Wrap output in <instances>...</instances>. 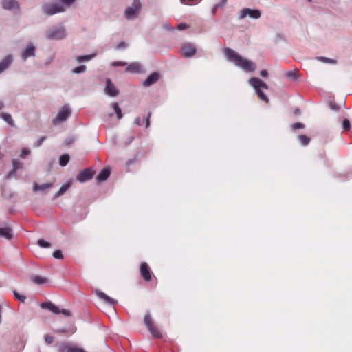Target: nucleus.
Segmentation results:
<instances>
[{"instance_id":"nucleus-1","label":"nucleus","mask_w":352,"mask_h":352,"mask_svg":"<svg viewBox=\"0 0 352 352\" xmlns=\"http://www.w3.org/2000/svg\"><path fill=\"white\" fill-rule=\"evenodd\" d=\"M224 54L227 59L245 72H252L256 69V65L253 61L242 57L237 52L231 48H226Z\"/></svg>"},{"instance_id":"nucleus-2","label":"nucleus","mask_w":352,"mask_h":352,"mask_svg":"<svg viewBox=\"0 0 352 352\" xmlns=\"http://www.w3.org/2000/svg\"><path fill=\"white\" fill-rule=\"evenodd\" d=\"M248 82L254 88L258 98L265 103H268L269 98L262 91L263 89H268L267 85L258 78H251L249 79Z\"/></svg>"},{"instance_id":"nucleus-3","label":"nucleus","mask_w":352,"mask_h":352,"mask_svg":"<svg viewBox=\"0 0 352 352\" xmlns=\"http://www.w3.org/2000/svg\"><path fill=\"white\" fill-rule=\"evenodd\" d=\"M248 82L254 88L258 98L265 103H268L269 98L262 91L263 89H268L267 85L258 78H251L249 79Z\"/></svg>"},{"instance_id":"nucleus-4","label":"nucleus","mask_w":352,"mask_h":352,"mask_svg":"<svg viewBox=\"0 0 352 352\" xmlns=\"http://www.w3.org/2000/svg\"><path fill=\"white\" fill-rule=\"evenodd\" d=\"M144 322L147 327L149 332L152 334L153 338H162V334L161 331L159 330L155 324L154 322L152 320V318L149 314H147L144 316Z\"/></svg>"},{"instance_id":"nucleus-5","label":"nucleus","mask_w":352,"mask_h":352,"mask_svg":"<svg viewBox=\"0 0 352 352\" xmlns=\"http://www.w3.org/2000/svg\"><path fill=\"white\" fill-rule=\"evenodd\" d=\"M41 307L43 309H47L55 314H62L67 317H69L72 315V313L69 310L65 309H60L58 307L51 302H42L41 304Z\"/></svg>"},{"instance_id":"nucleus-6","label":"nucleus","mask_w":352,"mask_h":352,"mask_svg":"<svg viewBox=\"0 0 352 352\" xmlns=\"http://www.w3.org/2000/svg\"><path fill=\"white\" fill-rule=\"evenodd\" d=\"M141 8L140 0H133L132 6L127 7L124 12V16L126 19H131L133 18Z\"/></svg>"},{"instance_id":"nucleus-7","label":"nucleus","mask_w":352,"mask_h":352,"mask_svg":"<svg viewBox=\"0 0 352 352\" xmlns=\"http://www.w3.org/2000/svg\"><path fill=\"white\" fill-rule=\"evenodd\" d=\"M71 115V110L67 106H64L59 111L56 117L52 120L54 124H57L65 121Z\"/></svg>"},{"instance_id":"nucleus-8","label":"nucleus","mask_w":352,"mask_h":352,"mask_svg":"<svg viewBox=\"0 0 352 352\" xmlns=\"http://www.w3.org/2000/svg\"><path fill=\"white\" fill-rule=\"evenodd\" d=\"M65 31L63 28H57L47 32L46 37L48 39L58 40L65 37Z\"/></svg>"},{"instance_id":"nucleus-9","label":"nucleus","mask_w":352,"mask_h":352,"mask_svg":"<svg viewBox=\"0 0 352 352\" xmlns=\"http://www.w3.org/2000/svg\"><path fill=\"white\" fill-rule=\"evenodd\" d=\"M65 10L63 5L55 3V4H47L43 6V11L48 15H52L56 13L62 12Z\"/></svg>"},{"instance_id":"nucleus-10","label":"nucleus","mask_w":352,"mask_h":352,"mask_svg":"<svg viewBox=\"0 0 352 352\" xmlns=\"http://www.w3.org/2000/svg\"><path fill=\"white\" fill-rule=\"evenodd\" d=\"M182 54L185 58L193 56L197 52V48L195 45L191 43H185L182 47Z\"/></svg>"},{"instance_id":"nucleus-11","label":"nucleus","mask_w":352,"mask_h":352,"mask_svg":"<svg viewBox=\"0 0 352 352\" xmlns=\"http://www.w3.org/2000/svg\"><path fill=\"white\" fill-rule=\"evenodd\" d=\"M140 272L141 277L145 281H151L152 279V272L148 266V265L146 262H143L140 265Z\"/></svg>"},{"instance_id":"nucleus-12","label":"nucleus","mask_w":352,"mask_h":352,"mask_svg":"<svg viewBox=\"0 0 352 352\" xmlns=\"http://www.w3.org/2000/svg\"><path fill=\"white\" fill-rule=\"evenodd\" d=\"M94 174L95 172L92 169L86 168L78 174L76 179L80 182H85L91 179Z\"/></svg>"},{"instance_id":"nucleus-13","label":"nucleus","mask_w":352,"mask_h":352,"mask_svg":"<svg viewBox=\"0 0 352 352\" xmlns=\"http://www.w3.org/2000/svg\"><path fill=\"white\" fill-rule=\"evenodd\" d=\"M246 16H249L253 19H258L261 16V12L258 10H251L250 8H243L239 14V19H244Z\"/></svg>"},{"instance_id":"nucleus-14","label":"nucleus","mask_w":352,"mask_h":352,"mask_svg":"<svg viewBox=\"0 0 352 352\" xmlns=\"http://www.w3.org/2000/svg\"><path fill=\"white\" fill-rule=\"evenodd\" d=\"M104 91L107 94L112 97L116 96L118 94V90L109 78L106 79V86L104 88Z\"/></svg>"},{"instance_id":"nucleus-15","label":"nucleus","mask_w":352,"mask_h":352,"mask_svg":"<svg viewBox=\"0 0 352 352\" xmlns=\"http://www.w3.org/2000/svg\"><path fill=\"white\" fill-rule=\"evenodd\" d=\"M160 78V74L158 72H154L151 73L144 81L143 85L145 87H149L155 83Z\"/></svg>"},{"instance_id":"nucleus-16","label":"nucleus","mask_w":352,"mask_h":352,"mask_svg":"<svg viewBox=\"0 0 352 352\" xmlns=\"http://www.w3.org/2000/svg\"><path fill=\"white\" fill-rule=\"evenodd\" d=\"M2 7L6 10L19 9V5L15 0H3Z\"/></svg>"},{"instance_id":"nucleus-17","label":"nucleus","mask_w":352,"mask_h":352,"mask_svg":"<svg viewBox=\"0 0 352 352\" xmlns=\"http://www.w3.org/2000/svg\"><path fill=\"white\" fill-rule=\"evenodd\" d=\"M126 72L130 73H141L142 72V68L139 63L133 62L127 66Z\"/></svg>"},{"instance_id":"nucleus-18","label":"nucleus","mask_w":352,"mask_h":352,"mask_svg":"<svg viewBox=\"0 0 352 352\" xmlns=\"http://www.w3.org/2000/svg\"><path fill=\"white\" fill-rule=\"evenodd\" d=\"M34 54H35V47L32 43H30L28 45L26 49L22 54L21 57L23 59L25 60L30 56H34Z\"/></svg>"},{"instance_id":"nucleus-19","label":"nucleus","mask_w":352,"mask_h":352,"mask_svg":"<svg viewBox=\"0 0 352 352\" xmlns=\"http://www.w3.org/2000/svg\"><path fill=\"white\" fill-rule=\"evenodd\" d=\"M12 61V56L8 55L0 62V74L9 67Z\"/></svg>"},{"instance_id":"nucleus-20","label":"nucleus","mask_w":352,"mask_h":352,"mask_svg":"<svg viewBox=\"0 0 352 352\" xmlns=\"http://www.w3.org/2000/svg\"><path fill=\"white\" fill-rule=\"evenodd\" d=\"M0 236L10 240L13 236L12 229L9 227L0 228Z\"/></svg>"},{"instance_id":"nucleus-21","label":"nucleus","mask_w":352,"mask_h":352,"mask_svg":"<svg viewBox=\"0 0 352 352\" xmlns=\"http://www.w3.org/2000/svg\"><path fill=\"white\" fill-rule=\"evenodd\" d=\"M96 295L98 298L102 299L105 302L109 305H114L116 301L112 298L108 296L106 294L102 292L97 291Z\"/></svg>"},{"instance_id":"nucleus-22","label":"nucleus","mask_w":352,"mask_h":352,"mask_svg":"<svg viewBox=\"0 0 352 352\" xmlns=\"http://www.w3.org/2000/svg\"><path fill=\"white\" fill-rule=\"evenodd\" d=\"M111 171L109 168H104L98 175L96 179L98 182H101L105 181L110 175Z\"/></svg>"},{"instance_id":"nucleus-23","label":"nucleus","mask_w":352,"mask_h":352,"mask_svg":"<svg viewBox=\"0 0 352 352\" xmlns=\"http://www.w3.org/2000/svg\"><path fill=\"white\" fill-rule=\"evenodd\" d=\"M23 166V164L20 162L18 160H14L12 161V170L8 174L7 179H9L12 175L14 174L17 170L19 168H21Z\"/></svg>"},{"instance_id":"nucleus-24","label":"nucleus","mask_w":352,"mask_h":352,"mask_svg":"<svg viewBox=\"0 0 352 352\" xmlns=\"http://www.w3.org/2000/svg\"><path fill=\"white\" fill-rule=\"evenodd\" d=\"M60 352H86L84 349L78 347H70L65 345L61 346Z\"/></svg>"},{"instance_id":"nucleus-25","label":"nucleus","mask_w":352,"mask_h":352,"mask_svg":"<svg viewBox=\"0 0 352 352\" xmlns=\"http://www.w3.org/2000/svg\"><path fill=\"white\" fill-rule=\"evenodd\" d=\"M53 186L52 183H46L41 185H39L38 184H34L33 186V190L36 192L38 190L43 191L47 188H51Z\"/></svg>"},{"instance_id":"nucleus-26","label":"nucleus","mask_w":352,"mask_h":352,"mask_svg":"<svg viewBox=\"0 0 352 352\" xmlns=\"http://www.w3.org/2000/svg\"><path fill=\"white\" fill-rule=\"evenodd\" d=\"M31 280L32 282L38 285L44 284L48 282V279L47 278L38 275L33 276L31 278Z\"/></svg>"},{"instance_id":"nucleus-27","label":"nucleus","mask_w":352,"mask_h":352,"mask_svg":"<svg viewBox=\"0 0 352 352\" xmlns=\"http://www.w3.org/2000/svg\"><path fill=\"white\" fill-rule=\"evenodd\" d=\"M72 182H69L64 185H63L59 190L55 194V197H58L63 195L71 186Z\"/></svg>"},{"instance_id":"nucleus-28","label":"nucleus","mask_w":352,"mask_h":352,"mask_svg":"<svg viewBox=\"0 0 352 352\" xmlns=\"http://www.w3.org/2000/svg\"><path fill=\"white\" fill-rule=\"evenodd\" d=\"M0 116L9 125L14 126V121L10 114L6 113H1L0 114Z\"/></svg>"},{"instance_id":"nucleus-29","label":"nucleus","mask_w":352,"mask_h":352,"mask_svg":"<svg viewBox=\"0 0 352 352\" xmlns=\"http://www.w3.org/2000/svg\"><path fill=\"white\" fill-rule=\"evenodd\" d=\"M112 107L116 114L117 118L120 120L122 118V113L120 107L118 105V103L114 102L112 104Z\"/></svg>"},{"instance_id":"nucleus-30","label":"nucleus","mask_w":352,"mask_h":352,"mask_svg":"<svg viewBox=\"0 0 352 352\" xmlns=\"http://www.w3.org/2000/svg\"><path fill=\"white\" fill-rule=\"evenodd\" d=\"M69 160V156L67 154L62 155L59 159V164L61 166H65Z\"/></svg>"},{"instance_id":"nucleus-31","label":"nucleus","mask_w":352,"mask_h":352,"mask_svg":"<svg viewBox=\"0 0 352 352\" xmlns=\"http://www.w3.org/2000/svg\"><path fill=\"white\" fill-rule=\"evenodd\" d=\"M94 56V54L78 56L76 58V59L78 63L85 62L90 60Z\"/></svg>"},{"instance_id":"nucleus-32","label":"nucleus","mask_w":352,"mask_h":352,"mask_svg":"<svg viewBox=\"0 0 352 352\" xmlns=\"http://www.w3.org/2000/svg\"><path fill=\"white\" fill-rule=\"evenodd\" d=\"M298 140L302 146H307L310 142V138L305 135H300L298 136Z\"/></svg>"},{"instance_id":"nucleus-33","label":"nucleus","mask_w":352,"mask_h":352,"mask_svg":"<svg viewBox=\"0 0 352 352\" xmlns=\"http://www.w3.org/2000/svg\"><path fill=\"white\" fill-rule=\"evenodd\" d=\"M285 76H286V77H287L292 80H295L298 77L297 72L294 71V70H290V71L287 72L285 73Z\"/></svg>"},{"instance_id":"nucleus-34","label":"nucleus","mask_w":352,"mask_h":352,"mask_svg":"<svg viewBox=\"0 0 352 352\" xmlns=\"http://www.w3.org/2000/svg\"><path fill=\"white\" fill-rule=\"evenodd\" d=\"M317 59L320 60V61H322V62H323V63H325L335 64L336 63V60L331 59V58H327V57H324V56L317 57Z\"/></svg>"},{"instance_id":"nucleus-35","label":"nucleus","mask_w":352,"mask_h":352,"mask_svg":"<svg viewBox=\"0 0 352 352\" xmlns=\"http://www.w3.org/2000/svg\"><path fill=\"white\" fill-rule=\"evenodd\" d=\"M86 69V67L85 65H80L78 67H75L72 72L75 74H79L85 72Z\"/></svg>"},{"instance_id":"nucleus-36","label":"nucleus","mask_w":352,"mask_h":352,"mask_svg":"<svg viewBox=\"0 0 352 352\" xmlns=\"http://www.w3.org/2000/svg\"><path fill=\"white\" fill-rule=\"evenodd\" d=\"M342 128L345 131H349L351 129V124L348 119H344L342 122Z\"/></svg>"},{"instance_id":"nucleus-37","label":"nucleus","mask_w":352,"mask_h":352,"mask_svg":"<svg viewBox=\"0 0 352 352\" xmlns=\"http://www.w3.org/2000/svg\"><path fill=\"white\" fill-rule=\"evenodd\" d=\"M38 244L39 246L42 247V248H50V243L46 241H45L44 239H39L38 241Z\"/></svg>"},{"instance_id":"nucleus-38","label":"nucleus","mask_w":352,"mask_h":352,"mask_svg":"<svg viewBox=\"0 0 352 352\" xmlns=\"http://www.w3.org/2000/svg\"><path fill=\"white\" fill-rule=\"evenodd\" d=\"M14 298L19 300H20L21 302H24V300H25V296H23V295H21L19 294L16 291H14Z\"/></svg>"},{"instance_id":"nucleus-39","label":"nucleus","mask_w":352,"mask_h":352,"mask_svg":"<svg viewBox=\"0 0 352 352\" xmlns=\"http://www.w3.org/2000/svg\"><path fill=\"white\" fill-rule=\"evenodd\" d=\"M53 256L57 259H61L63 258L62 252L60 250H55L53 253Z\"/></svg>"},{"instance_id":"nucleus-40","label":"nucleus","mask_w":352,"mask_h":352,"mask_svg":"<svg viewBox=\"0 0 352 352\" xmlns=\"http://www.w3.org/2000/svg\"><path fill=\"white\" fill-rule=\"evenodd\" d=\"M304 127H305L304 124H302L301 122H296V123L293 124L292 126V128L294 130H296L298 129H303Z\"/></svg>"},{"instance_id":"nucleus-41","label":"nucleus","mask_w":352,"mask_h":352,"mask_svg":"<svg viewBox=\"0 0 352 352\" xmlns=\"http://www.w3.org/2000/svg\"><path fill=\"white\" fill-rule=\"evenodd\" d=\"M30 153V150L28 148H23L21 152V157L25 158L26 155H28Z\"/></svg>"},{"instance_id":"nucleus-42","label":"nucleus","mask_w":352,"mask_h":352,"mask_svg":"<svg viewBox=\"0 0 352 352\" xmlns=\"http://www.w3.org/2000/svg\"><path fill=\"white\" fill-rule=\"evenodd\" d=\"M45 140H46V137L45 136L41 137L35 143V146H36V147L40 146Z\"/></svg>"},{"instance_id":"nucleus-43","label":"nucleus","mask_w":352,"mask_h":352,"mask_svg":"<svg viewBox=\"0 0 352 352\" xmlns=\"http://www.w3.org/2000/svg\"><path fill=\"white\" fill-rule=\"evenodd\" d=\"M45 340L47 344H52L54 342V337L50 335H46Z\"/></svg>"},{"instance_id":"nucleus-44","label":"nucleus","mask_w":352,"mask_h":352,"mask_svg":"<svg viewBox=\"0 0 352 352\" xmlns=\"http://www.w3.org/2000/svg\"><path fill=\"white\" fill-rule=\"evenodd\" d=\"M126 47H127V44L124 41H121L116 45V49L120 50V49L125 48Z\"/></svg>"},{"instance_id":"nucleus-45","label":"nucleus","mask_w":352,"mask_h":352,"mask_svg":"<svg viewBox=\"0 0 352 352\" xmlns=\"http://www.w3.org/2000/svg\"><path fill=\"white\" fill-rule=\"evenodd\" d=\"M126 62H122V61H116V62H113L112 63V65L116 67V66H125L126 65Z\"/></svg>"},{"instance_id":"nucleus-46","label":"nucleus","mask_w":352,"mask_h":352,"mask_svg":"<svg viewBox=\"0 0 352 352\" xmlns=\"http://www.w3.org/2000/svg\"><path fill=\"white\" fill-rule=\"evenodd\" d=\"M188 28V25L186 23H179L177 25V29L179 30H183Z\"/></svg>"},{"instance_id":"nucleus-47","label":"nucleus","mask_w":352,"mask_h":352,"mask_svg":"<svg viewBox=\"0 0 352 352\" xmlns=\"http://www.w3.org/2000/svg\"><path fill=\"white\" fill-rule=\"evenodd\" d=\"M76 0H61L62 3L67 6H71Z\"/></svg>"},{"instance_id":"nucleus-48","label":"nucleus","mask_w":352,"mask_h":352,"mask_svg":"<svg viewBox=\"0 0 352 352\" xmlns=\"http://www.w3.org/2000/svg\"><path fill=\"white\" fill-rule=\"evenodd\" d=\"M151 112L148 113V116L145 119V122H146V128H148L150 125V120H149V118L151 117Z\"/></svg>"},{"instance_id":"nucleus-49","label":"nucleus","mask_w":352,"mask_h":352,"mask_svg":"<svg viewBox=\"0 0 352 352\" xmlns=\"http://www.w3.org/2000/svg\"><path fill=\"white\" fill-rule=\"evenodd\" d=\"M260 75L262 76V77H267L268 76V72L267 70L265 69H263L260 72Z\"/></svg>"},{"instance_id":"nucleus-50","label":"nucleus","mask_w":352,"mask_h":352,"mask_svg":"<svg viewBox=\"0 0 352 352\" xmlns=\"http://www.w3.org/2000/svg\"><path fill=\"white\" fill-rule=\"evenodd\" d=\"M135 122L137 125L138 126H141L142 124V121L141 120L140 118H137L135 120Z\"/></svg>"},{"instance_id":"nucleus-51","label":"nucleus","mask_w":352,"mask_h":352,"mask_svg":"<svg viewBox=\"0 0 352 352\" xmlns=\"http://www.w3.org/2000/svg\"><path fill=\"white\" fill-rule=\"evenodd\" d=\"M226 2H227V0H221V3L217 4L216 6L219 7V6H223V5H225L226 3Z\"/></svg>"},{"instance_id":"nucleus-52","label":"nucleus","mask_w":352,"mask_h":352,"mask_svg":"<svg viewBox=\"0 0 352 352\" xmlns=\"http://www.w3.org/2000/svg\"><path fill=\"white\" fill-rule=\"evenodd\" d=\"M3 107H4V104H3V102L2 101H0V110H1V109H3Z\"/></svg>"},{"instance_id":"nucleus-53","label":"nucleus","mask_w":352,"mask_h":352,"mask_svg":"<svg viewBox=\"0 0 352 352\" xmlns=\"http://www.w3.org/2000/svg\"><path fill=\"white\" fill-rule=\"evenodd\" d=\"M181 2L184 4H187L186 0H181Z\"/></svg>"},{"instance_id":"nucleus-54","label":"nucleus","mask_w":352,"mask_h":352,"mask_svg":"<svg viewBox=\"0 0 352 352\" xmlns=\"http://www.w3.org/2000/svg\"><path fill=\"white\" fill-rule=\"evenodd\" d=\"M308 1L311 2V0H308Z\"/></svg>"}]
</instances>
